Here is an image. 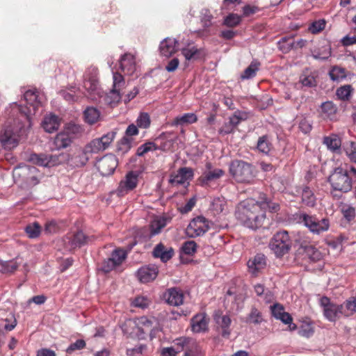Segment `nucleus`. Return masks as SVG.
<instances>
[{
    "label": "nucleus",
    "mask_w": 356,
    "mask_h": 356,
    "mask_svg": "<svg viewBox=\"0 0 356 356\" xmlns=\"http://www.w3.org/2000/svg\"><path fill=\"white\" fill-rule=\"evenodd\" d=\"M320 305L323 309L325 318L330 322H335L342 316L341 307L330 301V299L323 296L320 299Z\"/></svg>",
    "instance_id": "obj_12"
},
{
    "label": "nucleus",
    "mask_w": 356,
    "mask_h": 356,
    "mask_svg": "<svg viewBox=\"0 0 356 356\" xmlns=\"http://www.w3.org/2000/svg\"><path fill=\"white\" fill-rule=\"evenodd\" d=\"M152 254L154 257L160 258L163 262H166L172 257L174 250L171 248L166 250L162 243H159L154 248Z\"/></svg>",
    "instance_id": "obj_26"
},
{
    "label": "nucleus",
    "mask_w": 356,
    "mask_h": 356,
    "mask_svg": "<svg viewBox=\"0 0 356 356\" xmlns=\"http://www.w3.org/2000/svg\"><path fill=\"white\" fill-rule=\"evenodd\" d=\"M10 115L5 127L0 132V143L5 149H12L18 145L19 137L31 127L29 108L23 109L15 102L10 106Z\"/></svg>",
    "instance_id": "obj_1"
},
{
    "label": "nucleus",
    "mask_w": 356,
    "mask_h": 356,
    "mask_svg": "<svg viewBox=\"0 0 356 356\" xmlns=\"http://www.w3.org/2000/svg\"><path fill=\"white\" fill-rule=\"evenodd\" d=\"M212 15L209 10L204 9L201 12V22L204 29L209 28L211 25Z\"/></svg>",
    "instance_id": "obj_62"
},
{
    "label": "nucleus",
    "mask_w": 356,
    "mask_h": 356,
    "mask_svg": "<svg viewBox=\"0 0 356 356\" xmlns=\"http://www.w3.org/2000/svg\"><path fill=\"white\" fill-rule=\"evenodd\" d=\"M247 118L246 113L241 111H235L233 115L229 117V122L224 126L222 131L225 134L231 133L241 121L245 120Z\"/></svg>",
    "instance_id": "obj_21"
},
{
    "label": "nucleus",
    "mask_w": 356,
    "mask_h": 356,
    "mask_svg": "<svg viewBox=\"0 0 356 356\" xmlns=\"http://www.w3.org/2000/svg\"><path fill=\"white\" fill-rule=\"evenodd\" d=\"M210 209L214 215L225 213L227 211V202L222 197H214L210 205Z\"/></svg>",
    "instance_id": "obj_29"
},
{
    "label": "nucleus",
    "mask_w": 356,
    "mask_h": 356,
    "mask_svg": "<svg viewBox=\"0 0 356 356\" xmlns=\"http://www.w3.org/2000/svg\"><path fill=\"white\" fill-rule=\"evenodd\" d=\"M259 202L262 206V210L265 211V209H268L271 212H276L280 209V205L275 202H268L264 194H261Z\"/></svg>",
    "instance_id": "obj_46"
},
{
    "label": "nucleus",
    "mask_w": 356,
    "mask_h": 356,
    "mask_svg": "<svg viewBox=\"0 0 356 356\" xmlns=\"http://www.w3.org/2000/svg\"><path fill=\"white\" fill-rule=\"evenodd\" d=\"M302 202L307 207H314L316 204V197L309 188L305 187L302 193Z\"/></svg>",
    "instance_id": "obj_42"
},
{
    "label": "nucleus",
    "mask_w": 356,
    "mask_h": 356,
    "mask_svg": "<svg viewBox=\"0 0 356 356\" xmlns=\"http://www.w3.org/2000/svg\"><path fill=\"white\" fill-rule=\"evenodd\" d=\"M296 220L307 227L311 232L316 234L327 231L330 227L328 218H323L319 220L315 216H309L306 213H296Z\"/></svg>",
    "instance_id": "obj_6"
},
{
    "label": "nucleus",
    "mask_w": 356,
    "mask_h": 356,
    "mask_svg": "<svg viewBox=\"0 0 356 356\" xmlns=\"http://www.w3.org/2000/svg\"><path fill=\"white\" fill-rule=\"evenodd\" d=\"M25 231L29 238H37L40 233V226L38 222L29 225L26 227Z\"/></svg>",
    "instance_id": "obj_50"
},
{
    "label": "nucleus",
    "mask_w": 356,
    "mask_h": 356,
    "mask_svg": "<svg viewBox=\"0 0 356 356\" xmlns=\"http://www.w3.org/2000/svg\"><path fill=\"white\" fill-rule=\"evenodd\" d=\"M353 90V89L350 85H345L337 90L336 95L341 100L348 101L352 95Z\"/></svg>",
    "instance_id": "obj_43"
},
{
    "label": "nucleus",
    "mask_w": 356,
    "mask_h": 356,
    "mask_svg": "<svg viewBox=\"0 0 356 356\" xmlns=\"http://www.w3.org/2000/svg\"><path fill=\"white\" fill-rule=\"evenodd\" d=\"M216 324L221 328V334L223 337H229L231 333L229 328L232 320L228 315H221L216 313L214 316Z\"/></svg>",
    "instance_id": "obj_25"
},
{
    "label": "nucleus",
    "mask_w": 356,
    "mask_h": 356,
    "mask_svg": "<svg viewBox=\"0 0 356 356\" xmlns=\"http://www.w3.org/2000/svg\"><path fill=\"white\" fill-rule=\"evenodd\" d=\"M181 53L186 60L193 61L200 58V51L195 47H188L182 48Z\"/></svg>",
    "instance_id": "obj_41"
},
{
    "label": "nucleus",
    "mask_w": 356,
    "mask_h": 356,
    "mask_svg": "<svg viewBox=\"0 0 356 356\" xmlns=\"http://www.w3.org/2000/svg\"><path fill=\"white\" fill-rule=\"evenodd\" d=\"M171 217L167 216H156L149 225L150 235L155 236L159 234L161 229L171 221Z\"/></svg>",
    "instance_id": "obj_22"
},
{
    "label": "nucleus",
    "mask_w": 356,
    "mask_h": 356,
    "mask_svg": "<svg viewBox=\"0 0 356 356\" xmlns=\"http://www.w3.org/2000/svg\"><path fill=\"white\" fill-rule=\"evenodd\" d=\"M341 307V314L343 317H350L356 312V300L351 297L347 299L343 304L339 305Z\"/></svg>",
    "instance_id": "obj_34"
},
{
    "label": "nucleus",
    "mask_w": 356,
    "mask_h": 356,
    "mask_svg": "<svg viewBox=\"0 0 356 356\" xmlns=\"http://www.w3.org/2000/svg\"><path fill=\"white\" fill-rule=\"evenodd\" d=\"M229 172L238 182L251 183L254 179L252 165L241 160L233 161L229 165Z\"/></svg>",
    "instance_id": "obj_7"
},
{
    "label": "nucleus",
    "mask_w": 356,
    "mask_h": 356,
    "mask_svg": "<svg viewBox=\"0 0 356 356\" xmlns=\"http://www.w3.org/2000/svg\"><path fill=\"white\" fill-rule=\"evenodd\" d=\"M193 176V170L188 168H181L175 175H171L170 183L172 185H184Z\"/></svg>",
    "instance_id": "obj_18"
},
{
    "label": "nucleus",
    "mask_w": 356,
    "mask_h": 356,
    "mask_svg": "<svg viewBox=\"0 0 356 356\" xmlns=\"http://www.w3.org/2000/svg\"><path fill=\"white\" fill-rule=\"evenodd\" d=\"M60 125L58 118L55 115L46 116L42 121V127L45 131L52 133L56 131Z\"/></svg>",
    "instance_id": "obj_33"
},
{
    "label": "nucleus",
    "mask_w": 356,
    "mask_h": 356,
    "mask_svg": "<svg viewBox=\"0 0 356 356\" xmlns=\"http://www.w3.org/2000/svg\"><path fill=\"white\" fill-rule=\"evenodd\" d=\"M328 181L334 191L349 192L353 187V180L346 169L341 166L335 168L328 178Z\"/></svg>",
    "instance_id": "obj_5"
},
{
    "label": "nucleus",
    "mask_w": 356,
    "mask_h": 356,
    "mask_svg": "<svg viewBox=\"0 0 356 356\" xmlns=\"http://www.w3.org/2000/svg\"><path fill=\"white\" fill-rule=\"evenodd\" d=\"M331 55V49L330 47H325L322 51H315L312 56L316 60H325Z\"/></svg>",
    "instance_id": "obj_55"
},
{
    "label": "nucleus",
    "mask_w": 356,
    "mask_h": 356,
    "mask_svg": "<svg viewBox=\"0 0 356 356\" xmlns=\"http://www.w3.org/2000/svg\"><path fill=\"white\" fill-rule=\"evenodd\" d=\"M165 297L167 302L170 305L179 306L184 302V293L181 290L177 288L169 289L166 291Z\"/></svg>",
    "instance_id": "obj_23"
},
{
    "label": "nucleus",
    "mask_w": 356,
    "mask_h": 356,
    "mask_svg": "<svg viewBox=\"0 0 356 356\" xmlns=\"http://www.w3.org/2000/svg\"><path fill=\"white\" fill-rule=\"evenodd\" d=\"M197 250V244L193 241H188L183 243L181 247L182 252L188 255L193 254Z\"/></svg>",
    "instance_id": "obj_54"
},
{
    "label": "nucleus",
    "mask_w": 356,
    "mask_h": 356,
    "mask_svg": "<svg viewBox=\"0 0 356 356\" xmlns=\"http://www.w3.org/2000/svg\"><path fill=\"white\" fill-rule=\"evenodd\" d=\"M178 42L176 39L167 38L160 44L159 50L163 56L170 57L177 51Z\"/></svg>",
    "instance_id": "obj_20"
},
{
    "label": "nucleus",
    "mask_w": 356,
    "mask_h": 356,
    "mask_svg": "<svg viewBox=\"0 0 356 356\" xmlns=\"http://www.w3.org/2000/svg\"><path fill=\"white\" fill-rule=\"evenodd\" d=\"M241 17L235 14H230L225 19V24L227 26L234 27L241 22Z\"/></svg>",
    "instance_id": "obj_64"
},
{
    "label": "nucleus",
    "mask_w": 356,
    "mask_h": 356,
    "mask_svg": "<svg viewBox=\"0 0 356 356\" xmlns=\"http://www.w3.org/2000/svg\"><path fill=\"white\" fill-rule=\"evenodd\" d=\"M86 346V342L83 339H78L75 342L72 343L66 349V352L68 354L72 353L75 350H79L84 348Z\"/></svg>",
    "instance_id": "obj_61"
},
{
    "label": "nucleus",
    "mask_w": 356,
    "mask_h": 356,
    "mask_svg": "<svg viewBox=\"0 0 356 356\" xmlns=\"http://www.w3.org/2000/svg\"><path fill=\"white\" fill-rule=\"evenodd\" d=\"M118 165L117 157L108 154L97 161L95 166L102 176L112 175Z\"/></svg>",
    "instance_id": "obj_13"
},
{
    "label": "nucleus",
    "mask_w": 356,
    "mask_h": 356,
    "mask_svg": "<svg viewBox=\"0 0 356 356\" xmlns=\"http://www.w3.org/2000/svg\"><path fill=\"white\" fill-rule=\"evenodd\" d=\"M247 265L249 273L253 276H257L266 266V257L262 254H257L248 260Z\"/></svg>",
    "instance_id": "obj_16"
},
{
    "label": "nucleus",
    "mask_w": 356,
    "mask_h": 356,
    "mask_svg": "<svg viewBox=\"0 0 356 356\" xmlns=\"http://www.w3.org/2000/svg\"><path fill=\"white\" fill-rule=\"evenodd\" d=\"M158 149V145L153 142H147L138 147L136 154L139 156H143L148 152Z\"/></svg>",
    "instance_id": "obj_48"
},
{
    "label": "nucleus",
    "mask_w": 356,
    "mask_h": 356,
    "mask_svg": "<svg viewBox=\"0 0 356 356\" xmlns=\"http://www.w3.org/2000/svg\"><path fill=\"white\" fill-rule=\"evenodd\" d=\"M208 321L204 314L195 315L191 319L192 330L195 332H200L207 329Z\"/></svg>",
    "instance_id": "obj_27"
},
{
    "label": "nucleus",
    "mask_w": 356,
    "mask_h": 356,
    "mask_svg": "<svg viewBox=\"0 0 356 356\" xmlns=\"http://www.w3.org/2000/svg\"><path fill=\"white\" fill-rule=\"evenodd\" d=\"M159 269L155 265H148L141 267L137 272L139 280L143 283L153 281L158 275Z\"/></svg>",
    "instance_id": "obj_19"
},
{
    "label": "nucleus",
    "mask_w": 356,
    "mask_h": 356,
    "mask_svg": "<svg viewBox=\"0 0 356 356\" xmlns=\"http://www.w3.org/2000/svg\"><path fill=\"white\" fill-rule=\"evenodd\" d=\"M18 267L19 264H17L16 261H6L5 263L3 264V267L0 269V271L3 273H14Z\"/></svg>",
    "instance_id": "obj_52"
},
{
    "label": "nucleus",
    "mask_w": 356,
    "mask_h": 356,
    "mask_svg": "<svg viewBox=\"0 0 356 356\" xmlns=\"http://www.w3.org/2000/svg\"><path fill=\"white\" fill-rule=\"evenodd\" d=\"M264 321L261 312L255 307L251 308L250 312L247 316L246 323L254 325H259Z\"/></svg>",
    "instance_id": "obj_40"
},
{
    "label": "nucleus",
    "mask_w": 356,
    "mask_h": 356,
    "mask_svg": "<svg viewBox=\"0 0 356 356\" xmlns=\"http://www.w3.org/2000/svg\"><path fill=\"white\" fill-rule=\"evenodd\" d=\"M323 143L333 152L339 151L341 145V140L336 135L324 137Z\"/></svg>",
    "instance_id": "obj_39"
},
{
    "label": "nucleus",
    "mask_w": 356,
    "mask_h": 356,
    "mask_svg": "<svg viewBox=\"0 0 356 356\" xmlns=\"http://www.w3.org/2000/svg\"><path fill=\"white\" fill-rule=\"evenodd\" d=\"M120 68L124 75H132L136 70L134 56L129 53L122 55L120 59Z\"/></svg>",
    "instance_id": "obj_17"
},
{
    "label": "nucleus",
    "mask_w": 356,
    "mask_h": 356,
    "mask_svg": "<svg viewBox=\"0 0 356 356\" xmlns=\"http://www.w3.org/2000/svg\"><path fill=\"white\" fill-rule=\"evenodd\" d=\"M305 253L307 257L312 261H319L322 258L321 252L312 245L305 247Z\"/></svg>",
    "instance_id": "obj_47"
},
{
    "label": "nucleus",
    "mask_w": 356,
    "mask_h": 356,
    "mask_svg": "<svg viewBox=\"0 0 356 356\" xmlns=\"http://www.w3.org/2000/svg\"><path fill=\"white\" fill-rule=\"evenodd\" d=\"M225 172L220 168H215L212 170L205 171L201 177V182L203 185L209 184L212 181L218 179L222 177Z\"/></svg>",
    "instance_id": "obj_32"
},
{
    "label": "nucleus",
    "mask_w": 356,
    "mask_h": 356,
    "mask_svg": "<svg viewBox=\"0 0 356 356\" xmlns=\"http://www.w3.org/2000/svg\"><path fill=\"white\" fill-rule=\"evenodd\" d=\"M132 139L124 137L121 139L118 145V151L122 154L127 153L131 148Z\"/></svg>",
    "instance_id": "obj_51"
},
{
    "label": "nucleus",
    "mask_w": 356,
    "mask_h": 356,
    "mask_svg": "<svg viewBox=\"0 0 356 356\" xmlns=\"http://www.w3.org/2000/svg\"><path fill=\"white\" fill-rule=\"evenodd\" d=\"M72 143V137L65 131L58 134L54 139V148L60 149L68 147Z\"/></svg>",
    "instance_id": "obj_30"
},
{
    "label": "nucleus",
    "mask_w": 356,
    "mask_h": 356,
    "mask_svg": "<svg viewBox=\"0 0 356 356\" xmlns=\"http://www.w3.org/2000/svg\"><path fill=\"white\" fill-rule=\"evenodd\" d=\"M17 325V320L15 316L11 314L10 318H6L5 319L0 320L1 329L3 327L6 331L13 330Z\"/></svg>",
    "instance_id": "obj_49"
},
{
    "label": "nucleus",
    "mask_w": 356,
    "mask_h": 356,
    "mask_svg": "<svg viewBox=\"0 0 356 356\" xmlns=\"http://www.w3.org/2000/svg\"><path fill=\"white\" fill-rule=\"evenodd\" d=\"M85 149H86V152H88L89 154L97 153L100 151H104L106 149L101 143L99 138L92 140L85 147Z\"/></svg>",
    "instance_id": "obj_45"
},
{
    "label": "nucleus",
    "mask_w": 356,
    "mask_h": 356,
    "mask_svg": "<svg viewBox=\"0 0 356 356\" xmlns=\"http://www.w3.org/2000/svg\"><path fill=\"white\" fill-rule=\"evenodd\" d=\"M343 150L349 161L356 165V143L353 141L346 143L343 146ZM350 171L356 175V168L351 167Z\"/></svg>",
    "instance_id": "obj_28"
},
{
    "label": "nucleus",
    "mask_w": 356,
    "mask_h": 356,
    "mask_svg": "<svg viewBox=\"0 0 356 356\" xmlns=\"http://www.w3.org/2000/svg\"><path fill=\"white\" fill-rule=\"evenodd\" d=\"M172 132H163L156 138V141L159 143L158 149L167 152L172 148L176 139L172 138Z\"/></svg>",
    "instance_id": "obj_24"
},
{
    "label": "nucleus",
    "mask_w": 356,
    "mask_h": 356,
    "mask_svg": "<svg viewBox=\"0 0 356 356\" xmlns=\"http://www.w3.org/2000/svg\"><path fill=\"white\" fill-rule=\"evenodd\" d=\"M330 76L332 80L339 81L346 76L345 70L339 67H334L330 72Z\"/></svg>",
    "instance_id": "obj_56"
},
{
    "label": "nucleus",
    "mask_w": 356,
    "mask_h": 356,
    "mask_svg": "<svg viewBox=\"0 0 356 356\" xmlns=\"http://www.w3.org/2000/svg\"><path fill=\"white\" fill-rule=\"evenodd\" d=\"M61 155H52L46 154H31L29 161L33 164L42 167H52L61 163L60 159Z\"/></svg>",
    "instance_id": "obj_15"
},
{
    "label": "nucleus",
    "mask_w": 356,
    "mask_h": 356,
    "mask_svg": "<svg viewBox=\"0 0 356 356\" xmlns=\"http://www.w3.org/2000/svg\"><path fill=\"white\" fill-rule=\"evenodd\" d=\"M298 334L302 337L309 338L313 335L314 329L309 323L302 324L298 330Z\"/></svg>",
    "instance_id": "obj_63"
},
{
    "label": "nucleus",
    "mask_w": 356,
    "mask_h": 356,
    "mask_svg": "<svg viewBox=\"0 0 356 356\" xmlns=\"http://www.w3.org/2000/svg\"><path fill=\"white\" fill-rule=\"evenodd\" d=\"M150 302L151 301L147 297L138 296L133 300L132 305L136 307L145 309L149 305Z\"/></svg>",
    "instance_id": "obj_58"
},
{
    "label": "nucleus",
    "mask_w": 356,
    "mask_h": 356,
    "mask_svg": "<svg viewBox=\"0 0 356 356\" xmlns=\"http://www.w3.org/2000/svg\"><path fill=\"white\" fill-rule=\"evenodd\" d=\"M325 26V21L324 19H318L312 23L309 26V31L312 33H318L323 31Z\"/></svg>",
    "instance_id": "obj_57"
},
{
    "label": "nucleus",
    "mask_w": 356,
    "mask_h": 356,
    "mask_svg": "<svg viewBox=\"0 0 356 356\" xmlns=\"http://www.w3.org/2000/svg\"><path fill=\"white\" fill-rule=\"evenodd\" d=\"M90 237L87 236L83 232L79 231L74 234H67L61 240L62 245L66 251H72L79 248L90 241Z\"/></svg>",
    "instance_id": "obj_9"
},
{
    "label": "nucleus",
    "mask_w": 356,
    "mask_h": 356,
    "mask_svg": "<svg viewBox=\"0 0 356 356\" xmlns=\"http://www.w3.org/2000/svg\"><path fill=\"white\" fill-rule=\"evenodd\" d=\"M139 173L137 171L129 172L124 179L121 180L116 190L118 196H124L136 188Z\"/></svg>",
    "instance_id": "obj_14"
},
{
    "label": "nucleus",
    "mask_w": 356,
    "mask_h": 356,
    "mask_svg": "<svg viewBox=\"0 0 356 356\" xmlns=\"http://www.w3.org/2000/svg\"><path fill=\"white\" fill-rule=\"evenodd\" d=\"M270 248L277 257H282L289 252L291 242L286 231L277 232L269 243Z\"/></svg>",
    "instance_id": "obj_8"
},
{
    "label": "nucleus",
    "mask_w": 356,
    "mask_h": 356,
    "mask_svg": "<svg viewBox=\"0 0 356 356\" xmlns=\"http://www.w3.org/2000/svg\"><path fill=\"white\" fill-rule=\"evenodd\" d=\"M97 69L88 68L84 74L83 88L88 92L89 98L98 100L111 106H115L120 100L121 95L118 89H112L109 92L104 93L99 87Z\"/></svg>",
    "instance_id": "obj_2"
},
{
    "label": "nucleus",
    "mask_w": 356,
    "mask_h": 356,
    "mask_svg": "<svg viewBox=\"0 0 356 356\" xmlns=\"http://www.w3.org/2000/svg\"><path fill=\"white\" fill-rule=\"evenodd\" d=\"M210 228V222L204 217L200 216L193 218L186 228L189 237L195 238L202 236Z\"/></svg>",
    "instance_id": "obj_11"
},
{
    "label": "nucleus",
    "mask_w": 356,
    "mask_h": 356,
    "mask_svg": "<svg viewBox=\"0 0 356 356\" xmlns=\"http://www.w3.org/2000/svg\"><path fill=\"white\" fill-rule=\"evenodd\" d=\"M85 120L89 124L96 123L100 118V112L95 107H88L83 112Z\"/></svg>",
    "instance_id": "obj_38"
},
{
    "label": "nucleus",
    "mask_w": 356,
    "mask_h": 356,
    "mask_svg": "<svg viewBox=\"0 0 356 356\" xmlns=\"http://www.w3.org/2000/svg\"><path fill=\"white\" fill-rule=\"evenodd\" d=\"M197 115L193 113H184L182 115L177 116L171 122L172 126H184L196 122Z\"/></svg>",
    "instance_id": "obj_31"
},
{
    "label": "nucleus",
    "mask_w": 356,
    "mask_h": 356,
    "mask_svg": "<svg viewBox=\"0 0 356 356\" xmlns=\"http://www.w3.org/2000/svg\"><path fill=\"white\" fill-rule=\"evenodd\" d=\"M272 148L273 145L268 136L264 135L259 138L257 143V149L259 152L267 155Z\"/></svg>",
    "instance_id": "obj_35"
},
{
    "label": "nucleus",
    "mask_w": 356,
    "mask_h": 356,
    "mask_svg": "<svg viewBox=\"0 0 356 356\" xmlns=\"http://www.w3.org/2000/svg\"><path fill=\"white\" fill-rule=\"evenodd\" d=\"M236 218L245 227L257 229L261 227L266 218L265 211L262 210L259 200L247 199L241 202L236 209Z\"/></svg>",
    "instance_id": "obj_3"
},
{
    "label": "nucleus",
    "mask_w": 356,
    "mask_h": 356,
    "mask_svg": "<svg viewBox=\"0 0 356 356\" xmlns=\"http://www.w3.org/2000/svg\"><path fill=\"white\" fill-rule=\"evenodd\" d=\"M341 212L343 217L348 221L353 220L355 217V209L350 205L345 204L342 206Z\"/></svg>",
    "instance_id": "obj_60"
},
{
    "label": "nucleus",
    "mask_w": 356,
    "mask_h": 356,
    "mask_svg": "<svg viewBox=\"0 0 356 356\" xmlns=\"http://www.w3.org/2000/svg\"><path fill=\"white\" fill-rule=\"evenodd\" d=\"M138 127L143 129L149 127L150 124V118L147 113H141L136 120Z\"/></svg>",
    "instance_id": "obj_59"
},
{
    "label": "nucleus",
    "mask_w": 356,
    "mask_h": 356,
    "mask_svg": "<svg viewBox=\"0 0 356 356\" xmlns=\"http://www.w3.org/2000/svg\"><path fill=\"white\" fill-rule=\"evenodd\" d=\"M24 100L27 102V104H30V106L33 107V109L35 110L37 106L39 104V102L37 101L38 99V95L37 91L32 90H26L24 94ZM19 107L22 108L23 109H26V107H23L20 105H18ZM27 108L29 109L31 111L29 114V118H31L30 115H31V107H27Z\"/></svg>",
    "instance_id": "obj_36"
},
{
    "label": "nucleus",
    "mask_w": 356,
    "mask_h": 356,
    "mask_svg": "<svg viewBox=\"0 0 356 356\" xmlns=\"http://www.w3.org/2000/svg\"><path fill=\"white\" fill-rule=\"evenodd\" d=\"M88 154L85 148L77 152L71 159L72 163L76 167L85 165L89 160Z\"/></svg>",
    "instance_id": "obj_37"
},
{
    "label": "nucleus",
    "mask_w": 356,
    "mask_h": 356,
    "mask_svg": "<svg viewBox=\"0 0 356 356\" xmlns=\"http://www.w3.org/2000/svg\"><path fill=\"white\" fill-rule=\"evenodd\" d=\"M178 351H184V356H200L202 350L197 341L191 338L181 337L174 341Z\"/></svg>",
    "instance_id": "obj_10"
},
{
    "label": "nucleus",
    "mask_w": 356,
    "mask_h": 356,
    "mask_svg": "<svg viewBox=\"0 0 356 356\" xmlns=\"http://www.w3.org/2000/svg\"><path fill=\"white\" fill-rule=\"evenodd\" d=\"M259 63L255 61L252 62L241 75V79H250L255 76L257 72L259 70Z\"/></svg>",
    "instance_id": "obj_44"
},
{
    "label": "nucleus",
    "mask_w": 356,
    "mask_h": 356,
    "mask_svg": "<svg viewBox=\"0 0 356 356\" xmlns=\"http://www.w3.org/2000/svg\"><path fill=\"white\" fill-rule=\"evenodd\" d=\"M113 89H118V90L120 91V89L122 87H124L125 84L123 76L118 72H113Z\"/></svg>",
    "instance_id": "obj_53"
},
{
    "label": "nucleus",
    "mask_w": 356,
    "mask_h": 356,
    "mask_svg": "<svg viewBox=\"0 0 356 356\" xmlns=\"http://www.w3.org/2000/svg\"><path fill=\"white\" fill-rule=\"evenodd\" d=\"M153 324L152 319L143 316L134 320L127 321L122 330L126 334L143 339L147 332H149L150 336L152 337L154 331Z\"/></svg>",
    "instance_id": "obj_4"
}]
</instances>
